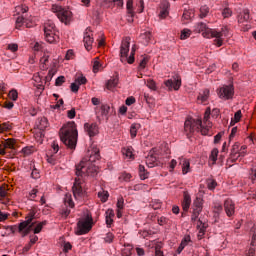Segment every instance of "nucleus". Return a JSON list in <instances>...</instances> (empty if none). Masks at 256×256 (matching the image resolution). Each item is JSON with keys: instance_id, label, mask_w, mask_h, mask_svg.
<instances>
[{"instance_id": "obj_1", "label": "nucleus", "mask_w": 256, "mask_h": 256, "mask_svg": "<svg viewBox=\"0 0 256 256\" xmlns=\"http://www.w3.org/2000/svg\"><path fill=\"white\" fill-rule=\"evenodd\" d=\"M89 159L84 158L79 164L76 165L75 174L78 178L75 179L74 185L72 187L73 196L75 199H81L83 197V187L81 186V178L83 177H96L99 173V168L95 166L96 161L101 159V154H99V148L93 146L89 150ZM81 177V178H79Z\"/></svg>"}, {"instance_id": "obj_2", "label": "nucleus", "mask_w": 256, "mask_h": 256, "mask_svg": "<svg viewBox=\"0 0 256 256\" xmlns=\"http://www.w3.org/2000/svg\"><path fill=\"white\" fill-rule=\"evenodd\" d=\"M209 117H211V108L208 107L204 113V124L206 125L203 126V122L201 120H193V119H188L184 123V131L189 135V133H194L196 129L200 130L202 135H209L210 137L213 135L211 133V122L209 121Z\"/></svg>"}, {"instance_id": "obj_3", "label": "nucleus", "mask_w": 256, "mask_h": 256, "mask_svg": "<svg viewBox=\"0 0 256 256\" xmlns=\"http://www.w3.org/2000/svg\"><path fill=\"white\" fill-rule=\"evenodd\" d=\"M77 137H79V133L77 132V124L75 122H69L60 130L62 143L72 151H75V147H77Z\"/></svg>"}, {"instance_id": "obj_4", "label": "nucleus", "mask_w": 256, "mask_h": 256, "mask_svg": "<svg viewBox=\"0 0 256 256\" xmlns=\"http://www.w3.org/2000/svg\"><path fill=\"white\" fill-rule=\"evenodd\" d=\"M195 31L198 33L202 32L203 37H206V39L215 37L214 45H216V47H221L223 45V36L227 37L228 32L227 28H223L221 32H217V30L207 27V24L203 22L195 25Z\"/></svg>"}, {"instance_id": "obj_5", "label": "nucleus", "mask_w": 256, "mask_h": 256, "mask_svg": "<svg viewBox=\"0 0 256 256\" xmlns=\"http://www.w3.org/2000/svg\"><path fill=\"white\" fill-rule=\"evenodd\" d=\"M131 45V38L126 37L122 40L120 46V61L121 63H129L133 65L135 63V47H132L131 53L129 56V47Z\"/></svg>"}, {"instance_id": "obj_6", "label": "nucleus", "mask_w": 256, "mask_h": 256, "mask_svg": "<svg viewBox=\"0 0 256 256\" xmlns=\"http://www.w3.org/2000/svg\"><path fill=\"white\" fill-rule=\"evenodd\" d=\"M34 219H35V212L31 211L26 216V220L19 224L18 231L19 233H22V237L29 235L33 227H35V223H33Z\"/></svg>"}, {"instance_id": "obj_7", "label": "nucleus", "mask_w": 256, "mask_h": 256, "mask_svg": "<svg viewBox=\"0 0 256 256\" xmlns=\"http://www.w3.org/2000/svg\"><path fill=\"white\" fill-rule=\"evenodd\" d=\"M90 229H93V217L87 214L85 219L78 221L76 235H86Z\"/></svg>"}, {"instance_id": "obj_8", "label": "nucleus", "mask_w": 256, "mask_h": 256, "mask_svg": "<svg viewBox=\"0 0 256 256\" xmlns=\"http://www.w3.org/2000/svg\"><path fill=\"white\" fill-rule=\"evenodd\" d=\"M52 12L56 13L61 23H65V25L71 21L72 13L70 10H67L59 5H52Z\"/></svg>"}, {"instance_id": "obj_9", "label": "nucleus", "mask_w": 256, "mask_h": 256, "mask_svg": "<svg viewBox=\"0 0 256 256\" xmlns=\"http://www.w3.org/2000/svg\"><path fill=\"white\" fill-rule=\"evenodd\" d=\"M217 94L220 99L229 101L235 95V88H233V85H224L217 90Z\"/></svg>"}, {"instance_id": "obj_10", "label": "nucleus", "mask_w": 256, "mask_h": 256, "mask_svg": "<svg viewBox=\"0 0 256 256\" xmlns=\"http://www.w3.org/2000/svg\"><path fill=\"white\" fill-rule=\"evenodd\" d=\"M164 85L169 91H173V89L174 91H179V89H181V78L168 79L164 82Z\"/></svg>"}, {"instance_id": "obj_11", "label": "nucleus", "mask_w": 256, "mask_h": 256, "mask_svg": "<svg viewBox=\"0 0 256 256\" xmlns=\"http://www.w3.org/2000/svg\"><path fill=\"white\" fill-rule=\"evenodd\" d=\"M224 209L227 217H233V215H235V203L233 202V200H225Z\"/></svg>"}, {"instance_id": "obj_12", "label": "nucleus", "mask_w": 256, "mask_h": 256, "mask_svg": "<svg viewBox=\"0 0 256 256\" xmlns=\"http://www.w3.org/2000/svg\"><path fill=\"white\" fill-rule=\"evenodd\" d=\"M84 128L86 133L89 135V137H95V135L99 133V126H97L96 123H92V124L85 123Z\"/></svg>"}, {"instance_id": "obj_13", "label": "nucleus", "mask_w": 256, "mask_h": 256, "mask_svg": "<svg viewBox=\"0 0 256 256\" xmlns=\"http://www.w3.org/2000/svg\"><path fill=\"white\" fill-rule=\"evenodd\" d=\"M190 207H191V195H189V192L185 191L183 193V201H182L183 211L185 212L189 211Z\"/></svg>"}, {"instance_id": "obj_14", "label": "nucleus", "mask_w": 256, "mask_h": 256, "mask_svg": "<svg viewBox=\"0 0 256 256\" xmlns=\"http://www.w3.org/2000/svg\"><path fill=\"white\" fill-rule=\"evenodd\" d=\"M35 126L40 131H45V129L49 127V120H47L46 117H40L37 119Z\"/></svg>"}, {"instance_id": "obj_15", "label": "nucleus", "mask_w": 256, "mask_h": 256, "mask_svg": "<svg viewBox=\"0 0 256 256\" xmlns=\"http://www.w3.org/2000/svg\"><path fill=\"white\" fill-rule=\"evenodd\" d=\"M84 47L87 51H91L92 47H93V38L91 37V34H89L88 32H86L84 34Z\"/></svg>"}, {"instance_id": "obj_16", "label": "nucleus", "mask_w": 256, "mask_h": 256, "mask_svg": "<svg viewBox=\"0 0 256 256\" xmlns=\"http://www.w3.org/2000/svg\"><path fill=\"white\" fill-rule=\"evenodd\" d=\"M194 17H195V12H193V10H185L183 15H182V21H183L184 24H187Z\"/></svg>"}, {"instance_id": "obj_17", "label": "nucleus", "mask_w": 256, "mask_h": 256, "mask_svg": "<svg viewBox=\"0 0 256 256\" xmlns=\"http://www.w3.org/2000/svg\"><path fill=\"white\" fill-rule=\"evenodd\" d=\"M209 89L202 90L198 95V102L199 103H207L209 99Z\"/></svg>"}, {"instance_id": "obj_18", "label": "nucleus", "mask_w": 256, "mask_h": 256, "mask_svg": "<svg viewBox=\"0 0 256 256\" xmlns=\"http://www.w3.org/2000/svg\"><path fill=\"white\" fill-rule=\"evenodd\" d=\"M47 43H55L59 36L55 32H44Z\"/></svg>"}, {"instance_id": "obj_19", "label": "nucleus", "mask_w": 256, "mask_h": 256, "mask_svg": "<svg viewBox=\"0 0 256 256\" xmlns=\"http://www.w3.org/2000/svg\"><path fill=\"white\" fill-rule=\"evenodd\" d=\"M180 165H182V173L183 175H187L191 171V163H189V160L182 159L180 161Z\"/></svg>"}, {"instance_id": "obj_20", "label": "nucleus", "mask_w": 256, "mask_h": 256, "mask_svg": "<svg viewBox=\"0 0 256 256\" xmlns=\"http://www.w3.org/2000/svg\"><path fill=\"white\" fill-rule=\"evenodd\" d=\"M192 209L194 211H203V199L196 197V199L193 201Z\"/></svg>"}, {"instance_id": "obj_21", "label": "nucleus", "mask_w": 256, "mask_h": 256, "mask_svg": "<svg viewBox=\"0 0 256 256\" xmlns=\"http://www.w3.org/2000/svg\"><path fill=\"white\" fill-rule=\"evenodd\" d=\"M249 21V10L245 9L238 15V23Z\"/></svg>"}, {"instance_id": "obj_22", "label": "nucleus", "mask_w": 256, "mask_h": 256, "mask_svg": "<svg viewBox=\"0 0 256 256\" xmlns=\"http://www.w3.org/2000/svg\"><path fill=\"white\" fill-rule=\"evenodd\" d=\"M100 111L103 117H106V119H109L108 115H109V111H111V106H109L108 104H102L100 107Z\"/></svg>"}, {"instance_id": "obj_23", "label": "nucleus", "mask_w": 256, "mask_h": 256, "mask_svg": "<svg viewBox=\"0 0 256 256\" xmlns=\"http://www.w3.org/2000/svg\"><path fill=\"white\" fill-rule=\"evenodd\" d=\"M21 153L24 155V157H29V155H33V153H35V147L26 146L22 148Z\"/></svg>"}, {"instance_id": "obj_24", "label": "nucleus", "mask_w": 256, "mask_h": 256, "mask_svg": "<svg viewBox=\"0 0 256 256\" xmlns=\"http://www.w3.org/2000/svg\"><path fill=\"white\" fill-rule=\"evenodd\" d=\"M13 129V123L4 122L0 124V133H5V131H11Z\"/></svg>"}, {"instance_id": "obj_25", "label": "nucleus", "mask_w": 256, "mask_h": 256, "mask_svg": "<svg viewBox=\"0 0 256 256\" xmlns=\"http://www.w3.org/2000/svg\"><path fill=\"white\" fill-rule=\"evenodd\" d=\"M141 129V124H132L130 127V135L132 139H135L137 137V131Z\"/></svg>"}, {"instance_id": "obj_26", "label": "nucleus", "mask_w": 256, "mask_h": 256, "mask_svg": "<svg viewBox=\"0 0 256 256\" xmlns=\"http://www.w3.org/2000/svg\"><path fill=\"white\" fill-rule=\"evenodd\" d=\"M44 33H55V23L48 21L44 26Z\"/></svg>"}, {"instance_id": "obj_27", "label": "nucleus", "mask_w": 256, "mask_h": 256, "mask_svg": "<svg viewBox=\"0 0 256 256\" xmlns=\"http://www.w3.org/2000/svg\"><path fill=\"white\" fill-rule=\"evenodd\" d=\"M118 83H119V78H118V77L112 78V79H110V80L107 81V83H106V88L109 89V90H111V89L117 87V84H118Z\"/></svg>"}, {"instance_id": "obj_28", "label": "nucleus", "mask_w": 256, "mask_h": 256, "mask_svg": "<svg viewBox=\"0 0 256 256\" xmlns=\"http://www.w3.org/2000/svg\"><path fill=\"white\" fill-rule=\"evenodd\" d=\"M139 175L142 180L149 179V172L145 170V166L139 165Z\"/></svg>"}, {"instance_id": "obj_29", "label": "nucleus", "mask_w": 256, "mask_h": 256, "mask_svg": "<svg viewBox=\"0 0 256 256\" xmlns=\"http://www.w3.org/2000/svg\"><path fill=\"white\" fill-rule=\"evenodd\" d=\"M218 155H219V150L217 148H214L211 151V154H210V157H209V160L212 161V165H215V163H217Z\"/></svg>"}, {"instance_id": "obj_30", "label": "nucleus", "mask_w": 256, "mask_h": 256, "mask_svg": "<svg viewBox=\"0 0 256 256\" xmlns=\"http://www.w3.org/2000/svg\"><path fill=\"white\" fill-rule=\"evenodd\" d=\"M15 143H17L15 139H7L4 143V149H15Z\"/></svg>"}, {"instance_id": "obj_31", "label": "nucleus", "mask_w": 256, "mask_h": 256, "mask_svg": "<svg viewBox=\"0 0 256 256\" xmlns=\"http://www.w3.org/2000/svg\"><path fill=\"white\" fill-rule=\"evenodd\" d=\"M98 197L102 201V203H106V201L109 199V192L102 190L98 192Z\"/></svg>"}, {"instance_id": "obj_32", "label": "nucleus", "mask_w": 256, "mask_h": 256, "mask_svg": "<svg viewBox=\"0 0 256 256\" xmlns=\"http://www.w3.org/2000/svg\"><path fill=\"white\" fill-rule=\"evenodd\" d=\"M241 110H238L235 114H234V118L231 119L230 125H235V123H239L241 121Z\"/></svg>"}, {"instance_id": "obj_33", "label": "nucleus", "mask_w": 256, "mask_h": 256, "mask_svg": "<svg viewBox=\"0 0 256 256\" xmlns=\"http://www.w3.org/2000/svg\"><path fill=\"white\" fill-rule=\"evenodd\" d=\"M133 251V246L131 244H126L125 248L122 250L123 256H130Z\"/></svg>"}, {"instance_id": "obj_34", "label": "nucleus", "mask_w": 256, "mask_h": 256, "mask_svg": "<svg viewBox=\"0 0 256 256\" xmlns=\"http://www.w3.org/2000/svg\"><path fill=\"white\" fill-rule=\"evenodd\" d=\"M65 205L70 206L71 208L75 207V203L73 202V198L71 194H66L64 198Z\"/></svg>"}, {"instance_id": "obj_35", "label": "nucleus", "mask_w": 256, "mask_h": 256, "mask_svg": "<svg viewBox=\"0 0 256 256\" xmlns=\"http://www.w3.org/2000/svg\"><path fill=\"white\" fill-rule=\"evenodd\" d=\"M189 37H191V30L183 29L181 31L180 39H182V41H184L185 39H189Z\"/></svg>"}, {"instance_id": "obj_36", "label": "nucleus", "mask_w": 256, "mask_h": 256, "mask_svg": "<svg viewBox=\"0 0 256 256\" xmlns=\"http://www.w3.org/2000/svg\"><path fill=\"white\" fill-rule=\"evenodd\" d=\"M207 183V187L210 191H213V189H215V187H217V181L215 179H208L206 181Z\"/></svg>"}, {"instance_id": "obj_37", "label": "nucleus", "mask_w": 256, "mask_h": 256, "mask_svg": "<svg viewBox=\"0 0 256 256\" xmlns=\"http://www.w3.org/2000/svg\"><path fill=\"white\" fill-rule=\"evenodd\" d=\"M45 225H47V221H43L39 224L36 225V227L34 228V234L37 235V233H41L43 227H45Z\"/></svg>"}, {"instance_id": "obj_38", "label": "nucleus", "mask_w": 256, "mask_h": 256, "mask_svg": "<svg viewBox=\"0 0 256 256\" xmlns=\"http://www.w3.org/2000/svg\"><path fill=\"white\" fill-rule=\"evenodd\" d=\"M209 14V7L207 6H202L200 8V18L205 19V17Z\"/></svg>"}, {"instance_id": "obj_39", "label": "nucleus", "mask_w": 256, "mask_h": 256, "mask_svg": "<svg viewBox=\"0 0 256 256\" xmlns=\"http://www.w3.org/2000/svg\"><path fill=\"white\" fill-rule=\"evenodd\" d=\"M25 23V16H18L16 18V29H19V27H23Z\"/></svg>"}, {"instance_id": "obj_40", "label": "nucleus", "mask_w": 256, "mask_h": 256, "mask_svg": "<svg viewBox=\"0 0 256 256\" xmlns=\"http://www.w3.org/2000/svg\"><path fill=\"white\" fill-rule=\"evenodd\" d=\"M233 15V11L229 8H224L222 10V16L224 17V19H229V17H231Z\"/></svg>"}, {"instance_id": "obj_41", "label": "nucleus", "mask_w": 256, "mask_h": 256, "mask_svg": "<svg viewBox=\"0 0 256 256\" xmlns=\"http://www.w3.org/2000/svg\"><path fill=\"white\" fill-rule=\"evenodd\" d=\"M155 161H157V157H155L153 154H150L146 160V163L148 167H153V163H155Z\"/></svg>"}, {"instance_id": "obj_42", "label": "nucleus", "mask_w": 256, "mask_h": 256, "mask_svg": "<svg viewBox=\"0 0 256 256\" xmlns=\"http://www.w3.org/2000/svg\"><path fill=\"white\" fill-rule=\"evenodd\" d=\"M146 85H147V88L151 89L152 91L157 90V85L155 84V81H153L152 79L147 80Z\"/></svg>"}, {"instance_id": "obj_43", "label": "nucleus", "mask_w": 256, "mask_h": 256, "mask_svg": "<svg viewBox=\"0 0 256 256\" xmlns=\"http://www.w3.org/2000/svg\"><path fill=\"white\" fill-rule=\"evenodd\" d=\"M126 9L129 13V15H131L133 17V0H127Z\"/></svg>"}, {"instance_id": "obj_44", "label": "nucleus", "mask_w": 256, "mask_h": 256, "mask_svg": "<svg viewBox=\"0 0 256 256\" xmlns=\"http://www.w3.org/2000/svg\"><path fill=\"white\" fill-rule=\"evenodd\" d=\"M122 153H123V155H125V156L128 157L129 159H131V158L133 157L132 148H123V149H122Z\"/></svg>"}, {"instance_id": "obj_45", "label": "nucleus", "mask_w": 256, "mask_h": 256, "mask_svg": "<svg viewBox=\"0 0 256 256\" xmlns=\"http://www.w3.org/2000/svg\"><path fill=\"white\" fill-rule=\"evenodd\" d=\"M113 239H115V236L111 232H108L104 237L105 243H113Z\"/></svg>"}, {"instance_id": "obj_46", "label": "nucleus", "mask_w": 256, "mask_h": 256, "mask_svg": "<svg viewBox=\"0 0 256 256\" xmlns=\"http://www.w3.org/2000/svg\"><path fill=\"white\" fill-rule=\"evenodd\" d=\"M232 157H234V159ZM239 157V152H234V154H230L228 158V163H235L237 159H239Z\"/></svg>"}, {"instance_id": "obj_47", "label": "nucleus", "mask_w": 256, "mask_h": 256, "mask_svg": "<svg viewBox=\"0 0 256 256\" xmlns=\"http://www.w3.org/2000/svg\"><path fill=\"white\" fill-rule=\"evenodd\" d=\"M60 215H62V217H64V219H67V217H69V215H71V210L69 208H62Z\"/></svg>"}, {"instance_id": "obj_48", "label": "nucleus", "mask_w": 256, "mask_h": 256, "mask_svg": "<svg viewBox=\"0 0 256 256\" xmlns=\"http://www.w3.org/2000/svg\"><path fill=\"white\" fill-rule=\"evenodd\" d=\"M0 197H2V198L7 197V185H5V184L0 186Z\"/></svg>"}, {"instance_id": "obj_49", "label": "nucleus", "mask_w": 256, "mask_h": 256, "mask_svg": "<svg viewBox=\"0 0 256 256\" xmlns=\"http://www.w3.org/2000/svg\"><path fill=\"white\" fill-rule=\"evenodd\" d=\"M16 11H17L18 14L22 13V15H23V14L27 13V11H29V7H27V6H18V7H16Z\"/></svg>"}, {"instance_id": "obj_50", "label": "nucleus", "mask_w": 256, "mask_h": 256, "mask_svg": "<svg viewBox=\"0 0 256 256\" xmlns=\"http://www.w3.org/2000/svg\"><path fill=\"white\" fill-rule=\"evenodd\" d=\"M199 215H201V211L193 210L192 216H191V221H193V222L197 221V219H199Z\"/></svg>"}, {"instance_id": "obj_51", "label": "nucleus", "mask_w": 256, "mask_h": 256, "mask_svg": "<svg viewBox=\"0 0 256 256\" xmlns=\"http://www.w3.org/2000/svg\"><path fill=\"white\" fill-rule=\"evenodd\" d=\"M9 97L12 99V101H17L19 94L17 93V90H11L9 92Z\"/></svg>"}, {"instance_id": "obj_52", "label": "nucleus", "mask_w": 256, "mask_h": 256, "mask_svg": "<svg viewBox=\"0 0 256 256\" xmlns=\"http://www.w3.org/2000/svg\"><path fill=\"white\" fill-rule=\"evenodd\" d=\"M63 83H65V76H59L56 79L55 86L56 87H61V85H63Z\"/></svg>"}, {"instance_id": "obj_53", "label": "nucleus", "mask_w": 256, "mask_h": 256, "mask_svg": "<svg viewBox=\"0 0 256 256\" xmlns=\"http://www.w3.org/2000/svg\"><path fill=\"white\" fill-rule=\"evenodd\" d=\"M75 81L78 85H85V83H87V78H85V76H80L76 78Z\"/></svg>"}, {"instance_id": "obj_54", "label": "nucleus", "mask_w": 256, "mask_h": 256, "mask_svg": "<svg viewBox=\"0 0 256 256\" xmlns=\"http://www.w3.org/2000/svg\"><path fill=\"white\" fill-rule=\"evenodd\" d=\"M96 60L94 61V64H93V72L94 73H97V71H99V67H101V63H99V58H95Z\"/></svg>"}, {"instance_id": "obj_55", "label": "nucleus", "mask_w": 256, "mask_h": 256, "mask_svg": "<svg viewBox=\"0 0 256 256\" xmlns=\"http://www.w3.org/2000/svg\"><path fill=\"white\" fill-rule=\"evenodd\" d=\"M235 153H239V144H234L232 146L231 152L230 154H232V159H235V157L233 156Z\"/></svg>"}, {"instance_id": "obj_56", "label": "nucleus", "mask_w": 256, "mask_h": 256, "mask_svg": "<svg viewBox=\"0 0 256 256\" xmlns=\"http://www.w3.org/2000/svg\"><path fill=\"white\" fill-rule=\"evenodd\" d=\"M102 4L104 7H113V5H115V0H103Z\"/></svg>"}, {"instance_id": "obj_57", "label": "nucleus", "mask_w": 256, "mask_h": 256, "mask_svg": "<svg viewBox=\"0 0 256 256\" xmlns=\"http://www.w3.org/2000/svg\"><path fill=\"white\" fill-rule=\"evenodd\" d=\"M72 93H77L79 91V84L75 81L70 85Z\"/></svg>"}, {"instance_id": "obj_58", "label": "nucleus", "mask_w": 256, "mask_h": 256, "mask_svg": "<svg viewBox=\"0 0 256 256\" xmlns=\"http://www.w3.org/2000/svg\"><path fill=\"white\" fill-rule=\"evenodd\" d=\"M75 115H76L75 108H72L71 110L67 111L68 119H75Z\"/></svg>"}, {"instance_id": "obj_59", "label": "nucleus", "mask_w": 256, "mask_h": 256, "mask_svg": "<svg viewBox=\"0 0 256 256\" xmlns=\"http://www.w3.org/2000/svg\"><path fill=\"white\" fill-rule=\"evenodd\" d=\"M7 49L9 51H12V53H15L19 49V46L17 44H8Z\"/></svg>"}, {"instance_id": "obj_60", "label": "nucleus", "mask_w": 256, "mask_h": 256, "mask_svg": "<svg viewBox=\"0 0 256 256\" xmlns=\"http://www.w3.org/2000/svg\"><path fill=\"white\" fill-rule=\"evenodd\" d=\"M169 15V10H167V8H164L163 10H161L159 17L160 19H165V17H167Z\"/></svg>"}, {"instance_id": "obj_61", "label": "nucleus", "mask_w": 256, "mask_h": 256, "mask_svg": "<svg viewBox=\"0 0 256 256\" xmlns=\"http://www.w3.org/2000/svg\"><path fill=\"white\" fill-rule=\"evenodd\" d=\"M155 256H163V251H161V245H156L155 247Z\"/></svg>"}, {"instance_id": "obj_62", "label": "nucleus", "mask_w": 256, "mask_h": 256, "mask_svg": "<svg viewBox=\"0 0 256 256\" xmlns=\"http://www.w3.org/2000/svg\"><path fill=\"white\" fill-rule=\"evenodd\" d=\"M125 201L123 198H119L117 201V209H124Z\"/></svg>"}, {"instance_id": "obj_63", "label": "nucleus", "mask_w": 256, "mask_h": 256, "mask_svg": "<svg viewBox=\"0 0 256 256\" xmlns=\"http://www.w3.org/2000/svg\"><path fill=\"white\" fill-rule=\"evenodd\" d=\"M147 61V57H144L139 64V69H145V67L147 66Z\"/></svg>"}, {"instance_id": "obj_64", "label": "nucleus", "mask_w": 256, "mask_h": 256, "mask_svg": "<svg viewBox=\"0 0 256 256\" xmlns=\"http://www.w3.org/2000/svg\"><path fill=\"white\" fill-rule=\"evenodd\" d=\"M169 221V219H167L166 217L162 216L160 218H158V224L159 225H167V222Z\"/></svg>"}]
</instances>
